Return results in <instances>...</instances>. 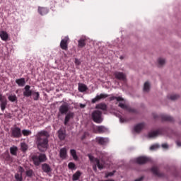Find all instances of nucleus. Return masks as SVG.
<instances>
[{"instance_id": "7ed1b4c3", "label": "nucleus", "mask_w": 181, "mask_h": 181, "mask_svg": "<svg viewBox=\"0 0 181 181\" xmlns=\"http://www.w3.org/2000/svg\"><path fill=\"white\" fill-rule=\"evenodd\" d=\"M88 156L90 161L92 162V163H94L93 165L94 172H97V167L100 170H103V169H104V165L103 163H100V160L98 158H94V156H91L90 154H88Z\"/></svg>"}, {"instance_id": "5701e85b", "label": "nucleus", "mask_w": 181, "mask_h": 181, "mask_svg": "<svg viewBox=\"0 0 181 181\" xmlns=\"http://www.w3.org/2000/svg\"><path fill=\"white\" fill-rule=\"evenodd\" d=\"M38 13H40V15H42V16H43V15H47V13H49V9H47V8L46 7H38Z\"/></svg>"}, {"instance_id": "a18cd8bd", "label": "nucleus", "mask_w": 181, "mask_h": 181, "mask_svg": "<svg viewBox=\"0 0 181 181\" xmlns=\"http://www.w3.org/2000/svg\"><path fill=\"white\" fill-rule=\"evenodd\" d=\"M114 173H115V172H110L105 175V177L107 178V177H110L111 176H114Z\"/></svg>"}, {"instance_id": "f03ea898", "label": "nucleus", "mask_w": 181, "mask_h": 181, "mask_svg": "<svg viewBox=\"0 0 181 181\" xmlns=\"http://www.w3.org/2000/svg\"><path fill=\"white\" fill-rule=\"evenodd\" d=\"M31 159L35 166H40V163H43V162L47 160V157L45 153H38L33 155Z\"/></svg>"}, {"instance_id": "c9c22d12", "label": "nucleus", "mask_w": 181, "mask_h": 181, "mask_svg": "<svg viewBox=\"0 0 181 181\" xmlns=\"http://www.w3.org/2000/svg\"><path fill=\"white\" fill-rule=\"evenodd\" d=\"M16 181H23V177H22V174L16 173L14 175Z\"/></svg>"}, {"instance_id": "412c9836", "label": "nucleus", "mask_w": 181, "mask_h": 181, "mask_svg": "<svg viewBox=\"0 0 181 181\" xmlns=\"http://www.w3.org/2000/svg\"><path fill=\"white\" fill-rule=\"evenodd\" d=\"M93 129H96L98 134H104V132H107V129L104 126H96Z\"/></svg>"}, {"instance_id": "49530a36", "label": "nucleus", "mask_w": 181, "mask_h": 181, "mask_svg": "<svg viewBox=\"0 0 181 181\" xmlns=\"http://www.w3.org/2000/svg\"><path fill=\"white\" fill-rule=\"evenodd\" d=\"M162 148H163L164 149H168V148H169V146H168L167 144H162Z\"/></svg>"}, {"instance_id": "423d86ee", "label": "nucleus", "mask_w": 181, "mask_h": 181, "mask_svg": "<svg viewBox=\"0 0 181 181\" xmlns=\"http://www.w3.org/2000/svg\"><path fill=\"white\" fill-rule=\"evenodd\" d=\"M70 110V105H69V103H64L62 104L59 109V113L62 115H66V114L69 113V111Z\"/></svg>"}, {"instance_id": "7c9ffc66", "label": "nucleus", "mask_w": 181, "mask_h": 181, "mask_svg": "<svg viewBox=\"0 0 181 181\" xmlns=\"http://www.w3.org/2000/svg\"><path fill=\"white\" fill-rule=\"evenodd\" d=\"M86 90H88V88H87V86L83 83H80L78 85V91H80V93H84V91H86Z\"/></svg>"}, {"instance_id": "a878e982", "label": "nucleus", "mask_w": 181, "mask_h": 181, "mask_svg": "<svg viewBox=\"0 0 181 181\" xmlns=\"http://www.w3.org/2000/svg\"><path fill=\"white\" fill-rule=\"evenodd\" d=\"M16 84H18V87H23L25 84H26V81H25V78H21L16 80Z\"/></svg>"}, {"instance_id": "2eb2a0df", "label": "nucleus", "mask_w": 181, "mask_h": 181, "mask_svg": "<svg viewBox=\"0 0 181 181\" xmlns=\"http://www.w3.org/2000/svg\"><path fill=\"white\" fill-rule=\"evenodd\" d=\"M95 141L99 145H107L109 142L108 138L105 137H96Z\"/></svg>"}, {"instance_id": "f8f14e48", "label": "nucleus", "mask_w": 181, "mask_h": 181, "mask_svg": "<svg viewBox=\"0 0 181 181\" xmlns=\"http://www.w3.org/2000/svg\"><path fill=\"white\" fill-rule=\"evenodd\" d=\"M151 159L146 156H140L136 159V163L139 165H144L145 163H148Z\"/></svg>"}, {"instance_id": "bb28decb", "label": "nucleus", "mask_w": 181, "mask_h": 181, "mask_svg": "<svg viewBox=\"0 0 181 181\" xmlns=\"http://www.w3.org/2000/svg\"><path fill=\"white\" fill-rule=\"evenodd\" d=\"M0 37H1V40L6 42V40H8V37H9V36L8 35L7 32L1 31V32H0Z\"/></svg>"}, {"instance_id": "a211bd4d", "label": "nucleus", "mask_w": 181, "mask_h": 181, "mask_svg": "<svg viewBox=\"0 0 181 181\" xmlns=\"http://www.w3.org/2000/svg\"><path fill=\"white\" fill-rule=\"evenodd\" d=\"M86 42L87 38H86V37H81L78 41V47H79L80 49H83V47H85Z\"/></svg>"}, {"instance_id": "9b49d317", "label": "nucleus", "mask_w": 181, "mask_h": 181, "mask_svg": "<svg viewBox=\"0 0 181 181\" xmlns=\"http://www.w3.org/2000/svg\"><path fill=\"white\" fill-rule=\"evenodd\" d=\"M0 103H1V111H5V108H6V105H8V100H6V98L2 94L0 93Z\"/></svg>"}, {"instance_id": "2f4dec72", "label": "nucleus", "mask_w": 181, "mask_h": 181, "mask_svg": "<svg viewBox=\"0 0 181 181\" xmlns=\"http://www.w3.org/2000/svg\"><path fill=\"white\" fill-rule=\"evenodd\" d=\"M32 95L34 101H38L39 98L40 97V93H39V92L33 91Z\"/></svg>"}, {"instance_id": "393cba45", "label": "nucleus", "mask_w": 181, "mask_h": 181, "mask_svg": "<svg viewBox=\"0 0 181 181\" xmlns=\"http://www.w3.org/2000/svg\"><path fill=\"white\" fill-rule=\"evenodd\" d=\"M160 118L162 121H168L169 122H173L174 119L171 116H169L168 115H161Z\"/></svg>"}, {"instance_id": "58836bf2", "label": "nucleus", "mask_w": 181, "mask_h": 181, "mask_svg": "<svg viewBox=\"0 0 181 181\" xmlns=\"http://www.w3.org/2000/svg\"><path fill=\"white\" fill-rule=\"evenodd\" d=\"M22 134L24 135V136H29V135L32 134V132H30V130L24 129L22 131Z\"/></svg>"}, {"instance_id": "c85d7f7f", "label": "nucleus", "mask_w": 181, "mask_h": 181, "mask_svg": "<svg viewBox=\"0 0 181 181\" xmlns=\"http://www.w3.org/2000/svg\"><path fill=\"white\" fill-rule=\"evenodd\" d=\"M70 153L74 160H78V156H77V151L75 149H71Z\"/></svg>"}, {"instance_id": "f704fd0d", "label": "nucleus", "mask_w": 181, "mask_h": 181, "mask_svg": "<svg viewBox=\"0 0 181 181\" xmlns=\"http://www.w3.org/2000/svg\"><path fill=\"white\" fill-rule=\"evenodd\" d=\"M8 99L11 102V103H15V101H18V97H16V95H9Z\"/></svg>"}, {"instance_id": "20e7f679", "label": "nucleus", "mask_w": 181, "mask_h": 181, "mask_svg": "<svg viewBox=\"0 0 181 181\" xmlns=\"http://www.w3.org/2000/svg\"><path fill=\"white\" fill-rule=\"evenodd\" d=\"M91 118L96 124H101L103 122V112L94 110L91 114Z\"/></svg>"}, {"instance_id": "6ab92c4d", "label": "nucleus", "mask_w": 181, "mask_h": 181, "mask_svg": "<svg viewBox=\"0 0 181 181\" xmlns=\"http://www.w3.org/2000/svg\"><path fill=\"white\" fill-rule=\"evenodd\" d=\"M144 128H145V123H139L134 126V132L139 134V132H141V131H142Z\"/></svg>"}, {"instance_id": "473e14b6", "label": "nucleus", "mask_w": 181, "mask_h": 181, "mask_svg": "<svg viewBox=\"0 0 181 181\" xmlns=\"http://www.w3.org/2000/svg\"><path fill=\"white\" fill-rule=\"evenodd\" d=\"M10 153H11V155H13L14 156H16L18 153V147L13 146L10 148Z\"/></svg>"}, {"instance_id": "ea45409f", "label": "nucleus", "mask_w": 181, "mask_h": 181, "mask_svg": "<svg viewBox=\"0 0 181 181\" xmlns=\"http://www.w3.org/2000/svg\"><path fill=\"white\" fill-rule=\"evenodd\" d=\"M179 95H176V94H173L171 95L169 98L170 100H172L173 101H175V100H177V98H179Z\"/></svg>"}, {"instance_id": "72a5a7b5", "label": "nucleus", "mask_w": 181, "mask_h": 181, "mask_svg": "<svg viewBox=\"0 0 181 181\" xmlns=\"http://www.w3.org/2000/svg\"><path fill=\"white\" fill-rule=\"evenodd\" d=\"M151 88V84H149V82H145L144 86V91H146L148 93Z\"/></svg>"}, {"instance_id": "6e6d98bb", "label": "nucleus", "mask_w": 181, "mask_h": 181, "mask_svg": "<svg viewBox=\"0 0 181 181\" xmlns=\"http://www.w3.org/2000/svg\"><path fill=\"white\" fill-rule=\"evenodd\" d=\"M153 117H154L155 119H156V118H158V116H156V115H154Z\"/></svg>"}, {"instance_id": "09e8293b", "label": "nucleus", "mask_w": 181, "mask_h": 181, "mask_svg": "<svg viewBox=\"0 0 181 181\" xmlns=\"http://www.w3.org/2000/svg\"><path fill=\"white\" fill-rule=\"evenodd\" d=\"M79 107H80V108H86V105H84V104H83V103H81V104L79 105Z\"/></svg>"}, {"instance_id": "4c0bfd02", "label": "nucleus", "mask_w": 181, "mask_h": 181, "mask_svg": "<svg viewBox=\"0 0 181 181\" xmlns=\"http://www.w3.org/2000/svg\"><path fill=\"white\" fill-rule=\"evenodd\" d=\"M25 175L28 177H32V176H33V170L29 169L26 170Z\"/></svg>"}, {"instance_id": "e433bc0d", "label": "nucleus", "mask_w": 181, "mask_h": 181, "mask_svg": "<svg viewBox=\"0 0 181 181\" xmlns=\"http://www.w3.org/2000/svg\"><path fill=\"white\" fill-rule=\"evenodd\" d=\"M114 100H117V101H124V98L122 97L112 96L110 98V101H114Z\"/></svg>"}, {"instance_id": "37998d69", "label": "nucleus", "mask_w": 181, "mask_h": 181, "mask_svg": "<svg viewBox=\"0 0 181 181\" xmlns=\"http://www.w3.org/2000/svg\"><path fill=\"white\" fill-rule=\"evenodd\" d=\"M21 149L23 152H25V151H28V145H26V144H25V143H22L21 144Z\"/></svg>"}, {"instance_id": "a19ab883", "label": "nucleus", "mask_w": 181, "mask_h": 181, "mask_svg": "<svg viewBox=\"0 0 181 181\" xmlns=\"http://www.w3.org/2000/svg\"><path fill=\"white\" fill-rule=\"evenodd\" d=\"M158 62L160 66H163L165 63V59L163 58H159Z\"/></svg>"}, {"instance_id": "9d476101", "label": "nucleus", "mask_w": 181, "mask_h": 181, "mask_svg": "<svg viewBox=\"0 0 181 181\" xmlns=\"http://www.w3.org/2000/svg\"><path fill=\"white\" fill-rule=\"evenodd\" d=\"M32 94H33V91L30 90V86L26 85L23 88V95L24 97H32Z\"/></svg>"}, {"instance_id": "1a4fd4ad", "label": "nucleus", "mask_w": 181, "mask_h": 181, "mask_svg": "<svg viewBox=\"0 0 181 181\" xmlns=\"http://www.w3.org/2000/svg\"><path fill=\"white\" fill-rule=\"evenodd\" d=\"M60 47L62 50H67L69 49V37H65L61 40Z\"/></svg>"}, {"instance_id": "8fccbe9b", "label": "nucleus", "mask_w": 181, "mask_h": 181, "mask_svg": "<svg viewBox=\"0 0 181 181\" xmlns=\"http://www.w3.org/2000/svg\"><path fill=\"white\" fill-rule=\"evenodd\" d=\"M144 180V177H141L140 178H138L136 180H135L134 181H142Z\"/></svg>"}, {"instance_id": "79ce46f5", "label": "nucleus", "mask_w": 181, "mask_h": 181, "mask_svg": "<svg viewBox=\"0 0 181 181\" xmlns=\"http://www.w3.org/2000/svg\"><path fill=\"white\" fill-rule=\"evenodd\" d=\"M68 168L69 169H71V170L76 169V164H74V163L70 162L68 164Z\"/></svg>"}, {"instance_id": "aec40b11", "label": "nucleus", "mask_w": 181, "mask_h": 181, "mask_svg": "<svg viewBox=\"0 0 181 181\" xmlns=\"http://www.w3.org/2000/svg\"><path fill=\"white\" fill-rule=\"evenodd\" d=\"M151 172L158 177H163V173L159 172V168L156 166H153L151 168Z\"/></svg>"}, {"instance_id": "0eeeda50", "label": "nucleus", "mask_w": 181, "mask_h": 181, "mask_svg": "<svg viewBox=\"0 0 181 181\" xmlns=\"http://www.w3.org/2000/svg\"><path fill=\"white\" fill-rule=\"evenodd\" d=\"M163 134H165V129H158L156 131L150 132L148 138H156L158 135H163Z\"/></svg>"}, {"instance_id": "5fc2aeb1", "label": "nucleus", "mask_w": 181, "mask_h": 181, "mask_svg": "<svg viewBox=\"0 0 181 181\" xmlns=\"http://www.w3.org/2000/svg\"><path fill=\"white\" fill-rule=\"evenodd\" d=\"M76 64H79L78 62L77 61V59H76Z\"/></svg>"}, {"instance_id": "4468645a", "label": "nucleus", "mask_w": 181, "mask_h": 181, "mask_svg": "<svg viewBox=\"0 0 181 181\" xmlns=\"http://www.w3.org/2000/svg\"><path fill=\"white\" fill-rule=\"evenodd\" d=\"M119 107H120V108H122V110H126V111H128L129 112H133V113H136V110L124 104V103H119Z\"/></svg>"}, {"instance_id": "c756f323", "label": "nucleus", "mask_w": 181, "mask_h": 181, "mask_svg": "<svg viewBox=\"0 0 181 181\" xmlns=\"http://www.w3.org/2000/svg\"><path fill=\"white\" fill-rule=\"evenodd\" d=\"M80 176H81V172L76 171L72 176V180L77 181L80 179Z\"/></svg>"}, {"instance_id": "de8ad7c7", "label": "nucleus", "mask_w": 181, "mask_h": 181, "mask_svg": "<svg viewBox=\"0 0 181 181\" xmlns=\"http://www.w3.org/2000/svg\"><path fill=\"white\" fill-rule=\"evenodd\" d=\"M19 172H20V174H21V175H22V173H23V172H25V169H23L22 167H20V168H19Z\"/></svg>"}, {"instance_id": "603ef678", "label": "nucleus", "mask_w": 181, "mask_h": 181, "mask_svg": "<svg viewBox=\"0 0 181 181\" xmlns=\"http://www.w3.org/2000/svg\"><path fill=\"white\" fill-rule=\"evenodd\" d=\"M83 139H86V134H83V135L81 136V140L83 141Z\"/></svg>"}, {"instance_id": "3c124183", "label": "nucleus", "mask_w": 181, "mask_h": 181, "mask_svg": "<svg viewBox=\"0 0 181 181\" xmlns=\"http://www.w3.org/2000/svg\"><path fill=\"white\" fill-rule=\"evenodd\" d=\"M120 122H125L126 120H125V119H124V118H122V117H120Z\"/></svg>"}, {"instance_id": "ddd939ff", "label": "nucleus", "mask_w": 181, "mask_h": 181, "mask_svg": "<svg viewBox=\"0 0 181 181\" xmlns=\"http://www.w3.org/2000/svg\"><path fill=\"white\" fill-rule=\"evenodd\" d=\"M114 76L117 80H122V81H125V80H127V76L124 72L115 71L114 73Z\"/></svg>"}, {"instance_id": "4d7b16f0", "label": "nucleus", "mask_w": 181, "mask_h": 181, "mask_svg": "<svg viewBox=\"0 0 181 181\" xmlns=\"http://www.w3.org/2000/svg\"><path fill=\"white\" fill-rule=\"evenodd\" d=\"M16 93H18V90H16Z\"/></svg>"}, {"instance_id": "c03bdc74", "label": "nucleus", "mask_w": 181, "mask_h": 181, "mask_svg": "<svg viewBox=\"0 0 181 181\" xmlns=\"http://www.w3.org/2000/svg\"><path fill=\"white\" fill-rule=\"evenodd\" d=\"M159 146L158 145H153L150 147L151 151H153L155 149H158Z\"/></svg>"}, {"instance_id": "f257e3e1", "label": "nucleus", "mask_w": 181, "mask_h": 181, "mask_svg": "<svg viewBox=\"0 0 181 181\" xmlns=\"http://www.w3.org/2000/svg\"><path fill=\"white\" fill-rule=\"evenodd\" d=\"M49 133L42 131L38 133L37 137V146L40 152H45L49 148Z\"/></svg>"}, {"instance_id": "f3484780", "label": "nucleus", "mask_w": 181, "mask_h": 181, "mask_svg": "<svg viewBox=\"0 0 181 181\" xmlns=\"http://www.w3.org/2000/svg\"><path fill=\"white\" fill-rule=\"evenodd\" d=\"M71 118H74V112H69L66 113V115L65 116V119H64V125H67V124H69Z\"/></svg>"}, {"instance_id": "b1692460", "label": "nucleus", "mask_w": 181, "mask_h": 181, "mask_svg": "<svg viewBox=\"0 0 181 181\" xmlns=\"http://www.w3.org/2000/svg\"><path fill=\"white\" fill-rule=\"evenodd\" d=\"M59 156L61 159H66V158H67V149H66V148H62L60 149Z\"/></svg>"}, {"instance_id": "4be33fe9", "label": "nucleus", "mask_w": 181, "mask_h": 181, "mask_svg": "<svg viewBox=\"0 0 181 181\" xmlns=\"http://www.w3.org/2000/svg\"><path fill=\"white\" fill-rule=\"evenodd\" d=\"M58 138L61 141H64L66 139V130L59 129L58 131Z\"/></svg>"}, {"instance_id": "864d4df0", "label": "nucleus", "mask_w": 181, "mask_h": 181, "mask_svg": "<svg viewBox=\"0 0 181 181\" xmlns=\"http://www.w3.org/2000/svg\"><path fill=\"white\" fill-rule=\"evenodd\" d=\"M177 146H181V142L177 141Z\"/></svg>"}, {"instance_id": "39448f33", "label": "nucleus", "mask_w": 181, "mask_h": 181, "mask_svg": "<svg viewBox=\"0 0 181 181\" xmlns=\"http://www.w3.org/2000/svg\"><path fill=\"white\" fill-rule=\"evenodd\" d=\"M11 138H21L22 136V130L21 128L16 127L11 129Z\"/></svg>"}, {"instance_id": "dca6fc26", "label": "nucleus", "mask_w": 181, "mask_h": 181, "mask_svg": "<svg viewBox=\"0 0 181 181\" xmlns=\"http://www.w3.org/2000/svg\"><path fill=\"white\" fill-rule=\"evenodd\" d=\"M42 170L45 173H47V175H49V173H52V167H50L47 163H43L42 165Z\"/></svg>"}, {"instance_id": "cd10ccee", "label": "nucleus", "mask_w": 181, "mask_h": 181, "mask_svg": "<svg viewBox=\"0 0 181 181\" xmlns=\"http://www.w3.org/2000/svg\"><path fill=\"white\" fill-rule=\"evenodd\" d=\"M97 110H102V111H107V105L105 103H99L96 105Z\"/></svg>"}, {"instance_id": "6e6552de", "label": "nucleus", "mask_w": 181, "mask_h": 181, "mask_svg": "<svg viewBox=\"0 0 181 181\" xmlns=\"http://www.w3.org/2000/svg\"><path fill=\"white\" fill-rule=\"evenodd\" d=\"M110 97V95L105 93H100V95H97L95 98L92 99V104H95V103L100 101V100H104V98H107Z\"/></svg>"}]
</instances>
